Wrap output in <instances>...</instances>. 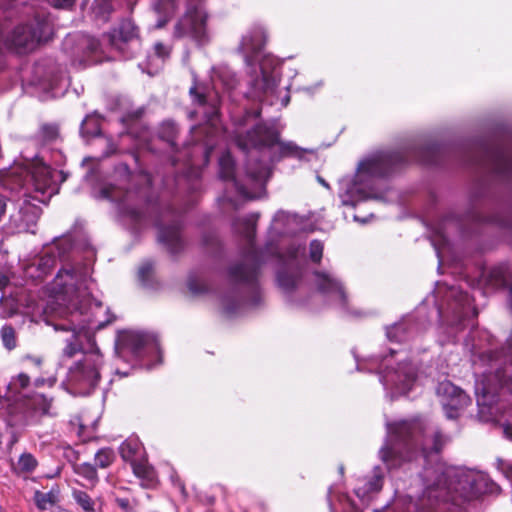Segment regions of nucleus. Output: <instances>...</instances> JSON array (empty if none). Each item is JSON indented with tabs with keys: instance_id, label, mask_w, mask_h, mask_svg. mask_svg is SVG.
Returning a JSON list of instances; mask_svg holds the SVG:
<instances>
[{
	"instance_id": "f257e3e1",
	"label": "nucleus",
	"mask_w": 512,
	"mask_h": 512,
	"mask_svg": "<svg viewBox=\"0 0 512 512\" xmlns=\"http://www.w3.org/2000/svg\"><path fill=\"white\" fill-rule=\"evenodd\" d=\"M447 154V147L437 143L412 144L401 151H376L359 162L353 180L340 194L341 202L345 206H355L370 199L383 200V192L378 186L379 179L391 175L412 161L425 165H441Z\"/></svg>"
},
{
	"instance_id": "f03ea898",
	"label": "nucleus",
	"mask_w": 512,
	"mask_h": 512,
	"mask_svg": "<svg viewBox=\"0 0 512 512\" xmlns=\"http://www.w3.org/2000/svg\"><path fill=\"white\" fill-rule=\"evenodd\" d=\"M258 213H251L233 221L234 230L247 242L241 258L231 263L226 276L228 288L221 297L226 315L233 316L245 308H256L261 305L263 294L259 283L260 269L265 262L264 255L254 244Z\"/></svg>"
},
{
	"instance_id": "7ed1b4c3",
	"label": "nucleus",
	"mask_w": 512,
	"mask_h": 512,
	"mask_svg": "<svg viewBox=\"0 0 512 512\" xmlns=\"http://www.w3.org/2000/svg\"><path fill=\"white\" fill-rule=\"evenodd\" d=\"M56 172L42 161H32L25 166L14 167L3 179L5 189L18 194L15 211L10 214L5 228L10 233L35 234L42 210L31 200L47 204L58 192L54 179Z\"/></svg>"
},
{
	"instance_id": "20e7f679",
	"label": "nucleus",
	"mask_w": 512,
	"mask_h": 512,
	"mask_svg": "<svg viewBox=\"0 0 512 512\" xmlns=\"http://www.w3.org/2000/svg\"><path fill=\"white\" fill-rule=\"evenodd\" d=\"M421 478L424 491L419 505L428 510L434 509L439 502L458 504L460 499L469 501L499 490V486L483 472L442 463L424 467Z\"/></svg>"
},
{
	"instance_id": "39448f33",
	"label": "nucleus",
	"mask_w": 512,
	"mask_h": 512,
	"mask_svg": "<svg viewBox=\"0 0 512 512\" xmlns=\"http://www.w3.org/2000/svg\"><path fill=\"white\" fill-rule=\"evenodd\" d=\"M386 427L387 436L379 456L388 469L400 467L418 453L427 461L431 454H438L449 441L438 426L422 419L387 423Z\"/></svg>"
},
{
	"instance_id": "423d86ee",
	"label": "nucleus",
	"mask_w": 512,
	"mask_h": 512,
	"mask_svg": "<svg viewBox=\"0 0 512 512\" xmlns=\"http://www.w3.org/2000/svg\"><path fill=\"white\" fill-rule=\"evenodd\" d=\"M237 146L247 154L246 175L257 188L264 189L270 174L268 162L276 163L283 158L302 159L305 150L294 142L279 141V132L273 125L257 123L245 134L236 136Z\"/></svg>"
},
{
	"instance_id": "0eeeda50",
	"label": "nucleus",
	"mask_w": 512,
	"mask_h": 512,
	"mask_svg": "<svg viewBox=\"0 0 512 512\" xmlns=\"http://www.w3.org/2000/svg\"><path fill=\"white\" fill-rule=\"evenodd\" d=\"M184 0H155L153 9L158 14L155 27L163 28L174 16ZM187 8L182 17L174 26L173 37L175 39L190 38L199 45L209 41L206 21L207 13L200 5V0H185Z\"/></svg>"
},
{
	"instance_id": "6e6552de",
	"label": "nucleus",
	"mask_w": 512,
	"mask_h": 512,
	"mask_svg": "<svg viewBox=\"0 0 512 512\" xmlns=\"http://www.w3.org/2000/svg\"><path fill=\"white\" fill-rule=\"evenodd\" d=\"M103 312L101 302L93 301L89 304H81L79 307L66 313V317L58 322H48L56 331L72 332L71 337L66 340L63 349V356L74 357L82 350L81 338L92 340L93 332L103 329L112 322L111 318L102 320L100 314Z\"/></svg>"
},
{
	"instance_id": "1a4fd4ad",
	"label": "nucleus",
	"mask_w": 512,
	"mask_h": 512,
	"mask_svg": "<svg viewBox=\"0 0 512 512\" xmlns=\"http://www.w3.org/2000/svg\"><path fill=\"white\" fill-rule=\"evenodd\" d=\"M461 162L492 175L497 181L512 190V150L503 146H492L485 142L475 143L462 152Z\"/></svg>"
},
{
	"instance_id": "9d476101",
	"label": "nucleus",
	"mask_w": 512,
	"mask_h": 512,
	"mask_svg": "<svg viewBox=\"0 0 512 512\" xmlns=\"http://www.w3.org/2000/svg\"><path fill=\"white\" fill-rule=\"evenodd\" d=\"M52 34L53 24L49 14L44 10H35L32 18L13 29L7 42L17 53H26L39 43L48 41Z\"/></svg>"
},
{
	"instance_id": "9b49d317",
	"label": "nucleus",
	"mask_w": 512,
	"mask_h": 512,
	"mask_svg": "<svg viewBox=\"0 0 512 512\" xmlns=\"http://www.w3.org/2000/svg\"><path fill=\"white\" fill-rule=\"evenodd\" d=\"M144 180L146 185L137 189L117 184H109L102 189L104 197L118 203L120 212L135 224L141 223L144 218L143 205L147 203L150 179L145 176Z\"/></svg>"
},
{
	"instance_id": "f8f14e48",
	"label": "nucleus",
	"mask_w": 512,
	"mask_h": 512,
	"mask_svg": "<svg viewBox=\"0 0 512 512\" xmlns=\"http://www.w3.org/2000/svg\"><path fill=\"white\" fill-rule=\"evenodd\" d=\"M102 362L99 349L93 346L90 352L83 353L82 358L69 368L68 384L78 394H89L98 385Z\"/></svg>"
},
{
	"instance_id": "ddd939ff",
	"label": "nucleus",
	"mask_w": 512,
	"mask_h": 512,
	"mask_svg": "<svg viewBox=\"0 0 512 512\" xmlns=\"http://www.w3.org/2000/svg\"><path fill=\"white\" fill-rule=\"evenodd\" d=\"M189 94L192 100V104L195 109L189 111L188 117L194 119L196 116L201 115L207 124L205 127L193 126L192 131L198 132H210L213 130L212 125L218 119L221 98L219 93L215 90H209L206 86L201 84H194L189 89Z\"/></svg>"
},
{
	"instance_id": "4468645a",
	"label": "nucleus",
	"mask_w": 512,
	"mask_h": 512,
	"mask_svg": "<svg viewBox=\"0 0 512 512\" xmlns=\"http://www.w3.org/2000/svg\"><path fill=\"white\" fill-rule=\"evenodd\" d=\"M304 255L305 248L300 245H291L285 254H277L280 266L276 273V281L287 294L292 293L301 281Z\"/></svg>"
},
{
	"instance_id": "2eb2a0df",
	"label": "nucleus",
	"mask_w": 512,
	"mask_h": 512,
	"mask_svg": "<svg viewBox=\"0 0 512 512\" xmlns=\"http://www.w3.org/2000/svg\"><path fill=\"white\" fill-rule=\"evenodd\" d=\"M155 226L158 230L157 240L170 254H177L184 249L182 238L183 221L180 212L172 207L164 209L157 217Z\"/></svg>"
},
{
	"instance_id": "dca6fc26",
	"label": "nucleus",
	"mask_w": 512,
	"mask_h": 512,
	"mask_svg": "<svg viewBox=\"0 0 512 512\" xmlns=\"http://www.w3.org/2000/svg\"><path fill=\"white\" fill-rule=\"evenodd\" d=\"M159 351V341L153 333L126 330L118 335L116 352L121 357L130 354L135 359H142Z\"/></svg>"
},
{
	"instance_id": "f3484780",
	"label": "nucleus",
	"mask_w": 512,
	"mask_h": 512,
	"mask_svg": "<svg viewBox=\"0 0 512 512\" xmlns=\"http://www.w3.org/2000/svg\"><path fill=\"white\" fill-rule=\"evenodd\" d=\"M104 38L125 59L133 58L141 47L138 27L128 18L123 19Z\"/></svg>"
},
{
	"instance_id": "a211bd4d",
	"label": "nucleus",
	"mask_w": 512,
	"mask_h": 512,
	"mask_svg": "<svg viewBox=\"0 0 512 512\" xmlns=\"http://www.w3.org/2000/svg\"><path fill=\"white\" fill-rule=\"evenodd\" d=\"M87 281V272L82 266L66 263L58 271L54 279V287L59 293L72 297L88 288Z\"/></svg>"
},
{
	"instance_id": "6ab92c4d",
	"label": "nucleus",
	"mask_w": 512,
	"mask_h": 512,
	"mask_svg": "<svg viewBox=\"0 0 512 512\" xmlns=\"http://www.w3.org/2000/svg\"><path fill=\"white\" fill-rule=\"evenodd\" d=\"M436 394L448 419L458 418L459 412L471 403L470 397L448 380L438 383Z\"/></svg>"
},
{
	"instance_id": "aec40b11",
	"label": "nucleus",
	"mask_w": 512,
	"mask_h": 512,
	"mask_svg": "<svg viewBox=\"0 0 512 512\" xmlns=\"http://www.w3.org/2000/svg\"><path fill=\"white\" fill-rule=\"evenodd\" d=\"M449 297L452 299L447 308V313L451 315L449 325L456 331H461L466 326V321L477 316V311L472 308V300L468 293L452 289Z\"/></svg>"
},
{
	"instance_id": "412c9836",
	"label": "nucleus",
	"mask_w": 512,
	"mask_h": 512,
	"mask_svg": "<svg viewBox=\"0 0 512 512\" xmlns=\"http://www.w3.org/2000/svg\"><path fill=\"white\" fill-rule=\"evenodd\" d=\"M416 380V370L410 362H402L397 369H386L380 381L388 388L394 387L399 393H408Z\"/></svg>"
},
{
	"instance_id": "4be33fe9",
	"label": "nucleus",
	"mask_w": 512,
	"mask_h": 512,
	"mask_svg": "<svg viewBox=\"0 0 512 512\" xmlns=\"http://www.w3.org/2000/svg\"><path fill=\"white\" fill-rule=\"evenodd\" d=\"M266 32L261 26L251 27L241 39L238 51L244 56L247 65L252 66L261 55L265 43Z\"/></svg>"
},
{
	"instance_id": "5701e85b",
	"label": "nucleus",
	"mask_w": 512,
	"mask_h": 512,
	"mask_svg": "<svg viewBox=\"0 0 512 512\" xmlns=\"http://www.w3.org/2000/svg\"><path fill=\"white\" fill-rule=\"evenodd\" d=\"M314 285L318 292L346 307L347 295L339 279L328 272L314 271Z\"/></svg>"
},
{
	"instance_id": "b1692460",
	"label": "nucleus",
	"mask_w": 512,
	"mask_h": 512,
	"mask_svg": "<svg viewBox=\"0 0 512 512\" xmlns=\"http://www.w3.org/2000/svg\"><path fill=\"white\" fill-rule=\"evenodd\" d=\"M73 249V243L70 237H63L57 240L39 259L38 268L42 273H48L51 268L56 266L58 260L66 262L70 252Z\"/></svg>"
},
{
	"instance_id": "393cba45",
	"label": "nucleus",
	"mask_w": 512,
	"mask_h": 512,
	"mask_svg": "<svg viewBox=\"0 0 512 512\" xmlns=\"http://www.w3.org/2000/svg\"><path fill=\"white\" fill-rule=\"evenodd\" d=\"M52 398L44 394H34L24 400L25 423L27 425L36 424L40 418L45 415H52Z\"/></svg>"
},
{
	"instance_id": "a878e982",
	"label": "nucleus",
	"mask_w": 512,
	"mask_h": 512,
	"mask_svg": "<svg viewBox=\"0 0 512 512\" xmlns=\"http://www.w3.org/2000/svg\"><path fill=\"white\" fill-rule=\"evenodd\" d=\"M219 176L225 181H230L231 185L235 188L238 195L241 197L252 200L257 198V195L251 192L244 184H241L234 176V162L229 153L221 156L219 160Z\"/></svg>"
},
{
	"instance_id": "bb28decb",
	"label": "nucleus",
	"mask_w": 512,
	"mask_h": 512,
	"mask_svg": "<svg viewBox=\"0 0 512 512\" xmlns=\"http://www.w3.org/2000/svg\"><path fill=\"white\" fill-rule=\"evenodd\" d=\"M178 132L179 129L176 123L170 120L164 121L157 132L158 138L163 141L173 153L171 157L172 165H176L178 162L182 161V157L187 154L186 149L183 151L178 150L176 143Z\"/></svg>"
},
{
	"instance_id": "cd10ccee",
	"label": "nucleus",
	"mask_w": 512,
	"mask_h": 512,
	"mask_svg": "<svg viewBox=\"0 0 512 512\" xmlns=\"http://www.w3.org/2000/svg\"><path fill=\"white\" fill-rule=\"evenodd\" d=\"M35 145L44 148L62 141L60 125L56 122H42L32 137Z\"/></svg>"
},
{
	"instance_id": "c85d7f7f",
	"label": "nucleus",
	"mask_w": 512,
	"mask_h": 512,
	"mask_svg": "<svg viewBox=\"0 0 512 512\" xmlns=\"http://www.w3.org/2000/svg\"><path fill=\"white\" fill-rule=\"evenodd\" d=\"M383 472L380 467L374 469L370 478H363L358 481L354 492L362 501H368L371 495L378 493L383 486Z\"/></svg>"
},
{
	"instance_id": "c756f323",
	"label": "nucleus",
	"mask_w": 512,
	"mask_h": 512,
	"mask_svg": "<svg viewBox=\"0 0 512 512\" xmlns=\"http://www.w3.org/2000/svg\"><path fill=\"white\" fill-rule=\"evenodd\" d=\"M76 40V51L73 52L77 55L75 61H78L80 65H87L92 62L90 57L96 54L100 49V42L98 39L84 34L75 36Z\"/></svg>"
},
{
	"instance_id": "7c9ffc66",
	"label": "nucleus",
	"mask_w": 512,
	"mask_h": 512,
	"mask_svg": "<svg viewBox=\"0 0 512 512\" xmlns=\"http://www.w3.org/2000/svg\"><path fill=\"white\" fill-rule=\"evenodd\" d=\"M299 224L297 215L280 210L273 218L271 229L280 236L293 235L297 232Z\"/></svg>"
},
{
	"instance_id": "2f4dec72",
	"label": "nucleus",
	"mask_w": 512,
	"mask_h": 512,
	"mask_svg": "<svg viewBox=\"0 0 512 512\" xmlns=\"http://www.w3.org/2000/svg\"><path fill=\"white\" fill-rule=\"evenodd\" d=\"M30 384V378L25 373H20L16 377H13L11 381L7 384V392L5 395L0 394V403L2 400H6L8 402H18L24 396L22 395V390L26 389Z\"/></svg>"
},
{
	"instance_id": "473e14b6",
	"label": "nucleus",
	"mask_w": 512,
	"mask_h": 512,
	"mask_svg": "<svg viewBox=\"0 0 512 512\" xmlns=\"http://www.w3.org/2000/svg\"><path fill=\"white\" fill-rule=\"evenodd\" d=\"M415 334V328L410 318L395 323L386 328L387 338L392 342H404L412 338Z\"/></svg>"
},
{
	"instance_id": "72a5a7b5",
	"label": "nucleus",
	"mask_w": 512,
	"mask_h": 512,
	"mask_svg": "<svg viewBox=\"0 0 512 512\" xmlns=\"http://www.w3.org/2000/svg\"><path fill=\"white\" fill-rule=\"evenodd\" d=\"M46 65L37 63L35 66V74L38 76V81L45 87L54 88L60 84L64 78V72L55 71L54 68L45 72Z\"/></svg>"
},
{
	"instance_id": "f704fd0d",
	"label": "nucleus",
	"mask_w": 512,
	"mask_h": 512,
	"mask_svg": "<svg viewBox=\"0 0 512 512\" xmlns=\"http://www.w3.org/2000/svg\"><path fill=\"white\" fill-rule=\"evenodd\" d=\"M328 502L331 512H361L346 494H339L334 502L331 489L328 492Z\"/></svg>"
},
{
	"instance_id": "c9c22d12",
	"label": "nucleus",
	"mask_w": 512,
	"mask_h": 512,
	"mask_svg": "<svg viewBox=\"0 0 512 512\" xmlns=\"http://www.w3.org/2000/svg\"><path fill=\"white\" fill-rule=\"evenodd\" d=\"M131 467L133 473L147 483H152L155 479V471L145 460L132 461Z\"/></svg>"
},
{
	"instance_id": "e433bc0d",
	"label": "nucleus",
	"mask_w": 512,
	"mask_h": 512,
	"mask_svg": "<svg viewBox=\"0 0 512 512\" xmlns=\"http://www.w3.org/2000/svg\"><path fill=\"white\" fill-rule=\"evenodd\" d=\"M212 79L214 85L221 83L226 90L234 89L237 85L236 75L226 68L216 71Z\"/></svg>"
},
{
	"instance_id": "4c0bfd02",
	"label": "nucleus",
	"mask_w": 512,
	"mask_h": 512,
	"mask_svg": "<svg viewBox=\"0 0 512 512\" xmlns=\"http://www.w3.org/2000/svg\"><path fill=\"white\" fill-rule=\"evenodd\" d=\"M80 133L86 138L99 136L101 133L99 120L87 116L81 123Z\"/></svg>"
},
{
	"instance_id": "58836bf2",
	"label": "nucleus",
	"mask_w": 512,
	"mask_h": 512,
	"mask_svg": "<svg viewBox=\"0 0 512 512\" xmlns=\"http://www.w3.org/2000/svg\"><path fill=\"white\" fill-rule=\"evenodd\" d=\"M72 496L83 512H96L94 500L85 491L73 490Z\"/></svg>"
},
{
	"instance_id": "ea45409f",
	"label": "nucleus",
	"mask_w": 512,
	"mask_h": 512,
	"mask_svg": "<svg viewBox=\"0 0 512 512\" xmlns=\"http://www.w3.org/2000/svg\"><path fill=\"white\" fill-rule=\"evenodd\" d=\"M34 500L37 508L40 510H46L48 507L53 506L56 503L57 495L53 491H36L34 494Z\"/></svg>"
},
{
	"instance_id": "a19ab883",
	"label": "nucleus",
	"mask_w": 512,
	"mask_h": 512,
	"mask_svg": "<svg viewBox=\"0 0 512 512\" xmlns=\"http://www.w3.org/2000/svg\"><path fill=\"white\" fill-rule=\"evenodd\" d=\"M139 449L140 446L136 440H127L120 446V455L124 461L132 463V461H136L134 456Z\"/></svg>"
},
{
	"instance_id": "79ce46f5",
	"label": "nucleus",
	"mask_w": 512,
	"mask_h": 512,
	"mask_svg": "<svg viewBox=\"0 0 512 512\" xmlns=\"http://www.w3.org/2000/svg\"><path fill=\"white\" fill-rule=\"evenodd\" d=\"M93 12L95 16L106 22L109 19V15L112 12V4L110 0H95L93 4Z\"/></svg>"
},
{
	"instance_id": "37998d69",
	"label": "nucleus",
	"mask_w": 512,
	"mask_h": 512,
	"mask_svg": "<svg viewBox=\"0 0 512 512\" xmlns=\"http://www.w3.org/2000/svg\"><path fill=\"white\" fill-rule=\"evenodd\" d=\"M75 472L92 484L98 481L97 470L94 465L84 462L75 467Z\"/></svg>"
},
{
	"instance_id": "c03bdc74",
	"label": "nucleus",
	"mask_w": 512,
	"mask_h": 512,
	"mask_svg": "<svg viewBox=\"0 0 512 512\" xmlns=\"http://www.w3.org/2000/svg\"><path fill=\"white\" fill-rule=\"evenodd\" d=\"M37 460L31 453H23L18 460L17 468L22 473H31L37 467Z\"/></svg>"
},
{
	"instance_id": "a18cd8bd",
	"label": "nucleus",
	"mask_w": 512,
	"mask_h": 512,
	"mask_svg": "<svg viewBox=\"0 0 512 512\" xmlns=\"http://www.w3.org/2000/svg\"><path fill=\"white\" fill-rule=\"evenodd\" d=\"M114 459L115 454L111 448H102L95 454L96 465L100 468H107Z\"/></svg>"
},
{
	"instance_id": "49530a36",
	"label": "nucleus",
	"mask_w": 512,
	"mask_h": 512,
	"mask_svg": "<svg viewBox=\"0 0 512 512\" xmlns=\"http://www.w3.org/2000/svg\"><path fill=\"white\" fill-rule=\"evenodd\" d=\"M0 333L4 347L8 350L14 349L17 345L14 328L11 325H4Z\"/></svg>"
},
{
	"instance_id": "de8ad7c7",
	"label": "nucleus",
	"mask_w": 512,
	"mask_h": 512,
	"mask_svg": "<svg viewBox=\"0 0 512 512\" xmlns=\"http://www.w3.org/2000/svg\"><path fill=\"white\" fill-rule=\"evenodd\" d=\"M491 360H500L503 358L504 362H509L512 365V331L507 340V344L499 351H493L490 355Z\"/></svg>"
},
{
	"instance_id": "09e8293b",
	"label": "nucleus",
	"mask_w": 512,
	"mask_h": 512,
	"mask_svg": "<svg viewBox=\"0 0 512 512\" xmlns=\"http://www.w3.org/2000/svg\"><path fill=\"white\" fill-rule=\"evenodd\" d=\"M323 243L319 240H313L309 245V257L314 263H319L323 256Z\"/></svg>"
},
{
	"instance_id": "8fccbe9b",
	"label": "nucleus",
	"mask_w": 512,
	"mask_h": 512,
	"mask_svg": "<svg viewBox=\"0 0 512 512\" xmlns=\"http://www.w3.org/2000/svg\"><path fill=\"white\" fill-rule=\"evenodd\" d=\"M144 112V107H138L136 109L129 110L122 116L121 120L125 125L129 126L141 119L144 115Z\"/></svg>"
},
{
	"instance_id": "3c124183",
	"label": "nucleus",
	"mask_w": 512,
	"mask_h": 512,
	"mask_svg": "<svg viewBox=\"0 0 512 512\" xmlns=\"http://www.w3.org/2000/svg\"><path fill=\"white\" fill-rule=\"evenodd\" d=\"M153 265L151 262H144L138 271V278L144 286L149 285V277L152 273Z\"/></svg>"
},
{
	"instance_id": "603ef678",
	"label": "nucleus",
	"mask_w": 512,
	"mask_h": 512,
	"mask_svg": "<svg viewBox=\"0 0 512 512\" xmlns=\"http://www.w3.org/2000/svg\"><path fill=\"white\" fill-rule=\"evenodd\" d=\"M496 376L499 379L500 386L512 393V374L505 369L503 371L498 370Z\"/></svg>"
},
{
	"instance_id": "864d4df0",
	"label": "nucleus",
	"mask_w": 512,
	"mask_h": 512,
	"mask_svg": "<svg viewBox=\"0 0 512 512\" xmlns=\"http://www.w3.org/2000/svg\"><path fill=\"white\" fill-rule=\"evenodd\" d=\"M115 172L118 176L120 177H123L124 178V182H130L131 178H132V175H131V171L129 169V166L127 164H124V163H121L119 164L116 169H115Z\"/></svg>"
},
{
	"instance_id": "5fc2aeb1",
	"label": "nucleus",
	"mask_w": 512,
	"mask_h": 512,
	"mask_svg": "<svg viewBox=\"0 0 512 512\" xmlns=\"http://www.w3.org/2000/svg\"><path fill=\"white\" fill-rule=\"evenodd\" d=\"M188 288L193 294H201L207 290L205 284L198 283L195 279H189Z\"/></svg>"
},
{
	"instance_id": "6e6d98bb",
	"label": "nucleus",
	"mask_w": 512,
	"mask_h": 512,
	"mask_svg": "<svg viewBox=\"0 0 512 512\" xmlns=\"http://www.w3.org/2000/svg\"><path fill=\"white\" fill-rule=\"evenodd\" d=\"M203 244L206 247H211L216 249L219 247L220 243L217 236L214 233H208L203 236Z\"/></svg>"
},
{
	"instance_id": "4d7b16f0",
	"label": "nucleus",
	"mask_w": 512,
	"mask_h": 512,
	"mask_svg": "<svg viewBox=\"0 0 512 512\" xmlns=\"http://www.w3.org/2000/svg\"><path fill=\"white\" fill-rule=\"evenodd\" d=\"M7 210V198L5 196H0V222L2 221ZM5 227H0V244L3 243V232Z\"/></svg>"
},
{
	"instance_id": "13d9d810",
	"label": "nucleus",
	"mask_w": 512,
	"mask_h": 512,
	"mask_svg": "<svg viewBox=\"0 0 512 512\" xmlns=\"http://www.w3.org/2000/svg\"><path fill=\"white\" fill-rule=\"evenodd\" d=\"M155 53L158 57L165 59L169 57L170 48L165 44L159 42L155 44Z\"/></svg>"
},
{
	"instance_id": "bf43d9fd",
	"label": "nucleus",
	"mask_w": 512,
	"mask_h": 512,
	"mask_svg": "<svg viewBox=\"0 0 512 512\" xmlns=\"http://www.w3.org/2000/svg\"><path fill=\"white\" fill-rule=\"evenodd\" d=\"M499 468L502 470L505 477L512 483V464L499 461Z\"/></svg>"
},
{
	"instance_id": "052dcab7",
	"label": "nucleus",
	"mask_w": 512,
	"mask_h": 512,
	"mask_svg": "<svg viewBox=\"0 0 512 512\" xmlns=\"http://www.w3.org/2000/svg\"><path fill=\"white\" fill-rule=\"evenodd\" d=\"M56 8H70L75 0H48Z\"/></svg>"
},
{
	"instance_id": "680f3d73",
	"label": "nucleus",
	"mask_w": 512,
	"mask_h": 512,
	"mask_svg": "<svg viewBox=\"0 0 512 512\" xmlns=\"http://www.w3.org/2000/svg\"><path fill=\"white\" fill-rule=\"evenodd\" d=\"M117 150V147L114 143H112L111 141H108V146H107V150L104 152V157H109L111 156L112 154H114Z\"/></svg>"
},
{
	"instance_id": "e2e57ef3",
	"label": "nucleus",
	"mask_w": 512,
	"mask_h": 512,
	"mask_svg": "<svg viewBox=\"0 0 512 512\" xmlns=\"http://www.w3.org/2000/svg\"><path fill=\"white\" fill-rule=\"evenodd\" d=\"M503 427H504V433L507 435V437L512 439V420L505 422L503 424Z\"/></svg>"
},
{
	"instance_id": "0e129e2a",
	"label": "nucleus",
	"mask_w": 512,
	"mask_h": 512,
	"mask_svg": "<svg viewBox=\"0 0 512 512\" xmlns=\"http://www.w3.org/2000/svg\"><path fill=\"white\" fill-rule=\"evenodd\" d=\"M8 284L9 278L5 274L0 273V291L4 290Z\"/></svg>"
},
{
	"instance_id": "69168bd1",
	"label": "nucleus",
	"mask_w": 512,
	"mask_h": 512,
	"mask_svg": "<svg viewBox=\"0 0 512 512\" xmlns=\"http://www.w3.org/2000/svg\"><path fill=\"white\" fill-rule=\"evenodd\" d=\"M220 200H221V201H223V202H224V201H227V202H229V203H230V204H231L235 209L237 208V207H236V204L234 203V201L232 200V198H230V197H228V196H226V195H225V196H223Z\"/></svg>"
},
{
	"instance_id": "338daca9",
	"label": "nucleus",
	"mask_w": 512,
	"mask_h": 512,
	"mask_svg": "<svg viewBox=\"0 0 512 512\" xmlns=\"http://www.w3.org/2000/svg\"><path fill=\"white\" fill-rule=\"evenodd\" d=\"M261 73H262L263 79L266 81L267 80V72H266L263 64H261Z\"/></svg>"
},
{
	"instance_id": "774afa93",
	"label": "nucleus",
	"mask_w": 512,
	"mask_h": 512,
	"mask_svg": "<svg viewBox=\"0 0 512 512\" xmlns=\"http://www.w3.org/2000/svg\"><path fill=\"white\" fill-rule=\"evenodd\" d=\"M318 181L326 188H329V184L320 176H318Z\"/></svg>"
}]
</instances>
